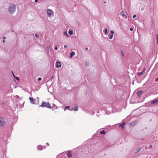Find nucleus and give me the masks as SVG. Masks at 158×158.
I'll list each match as a JSON object with an SVG mask.
<instances>
[{
  "mask_svg": "<svg viewBox=\"0 0 158 158\" xmlns=\"http://www.w3.org/2000/svg\"><path fill=\"white\" fill-rule=\"evenodd\" d=\"M39 106L42 107H45L49 108H52V107L51 106V104L48 102H43L41 105Z\"/></svg>",
  "mask_w": 158,
  "mask_h": 158,
  "instance_id": "obj_1",
  "label": "nucleus"
},
{
  "mask_svg": "<svg viewBox=\"0 0 158 158\" xmlns=\"http://www.w3.org/2000/svg\"><path fill=\"white\" fill-rule=\"evenodd\" d=\"M15 7V5L13 4L10 6L9 8V10L10 13L12 14L14 12Z\"/></svg>",
  "mask_w": 158,
  "mask_h": 158,
  "instance_id": "obj_2",
  "label": "nucleus"
},
{
  "mask_svg": "<svg viewBox=\"0 0 158 158\" xmlns=\"http://www.w3.org/2000/svg\"><path fill=\"white\" fill-rule=\"evenodd\" d=\"M5 124V122L3 118L1 117H0V126H3Z\"/></svg>",
  "mask_w": 158,
  "mask_h": 158,
  "instance_id": "obj_3",
  "label": "nucleus"
},
{
  "mask_svg": "<svg viewBox=\"0 0 158 158\" xmlns=\"http://www.w3.org/2000/svg\"><path fill=\"white\" fill-rule=\"evenodd\" d=\"M47 14L48 16H50L53 15V12L52 10L48 9L47 10Z\"/></svg>",
  "mask_w": 158,
  "mask_h": 158,
  "instance_id": "obj_4",
  "label": "nucleus"
},
{
  "mask_svg": "<svg viewBox=\"0 0 158 158\" xmlns=\"http://www.w3.org/2000/svg\"><path fill=\"white\" fill-rule=\"evenodd\" d=\"M29 100H30V102L32 104H35V101L31 97L29 98Z\"/></svg>",
  "mask_w": 158,
  "mask_h": 158,
  "instance_id": "obj_5",
  "label": "nucleus"
},
{
  "mask_svg": "<svg viewBox=\"0 0 158 158\" xmlns=\"http://www.w3.org/2000/svg\"><path fill=\"white\" fill-rule=\"evenodd\" d=\"M56 67L57 68H59V67H61V63L59 62H56Z\"/></svg>",
  "mask_w": 158,
  "mask_h": 158,
  "instance_id": "obj_6",
  "label": "nucleus"
},
{
  "mask_svg": "<svg viewBox=\"0 0 158 158\" xmlns=\"http://www.w3.org/2000/svg\"><path fill=\"white\" fill-rule=\"evenodd\" d=\"M44 147L41 145H39L37 146V149L40 150H41L43 149Z\"/></svg>",
  "mask_w": 158,
  "mask_h": 158,
  "instance_id": "obj_7",
  "label": "nucleus"
},
{
  "mask_svg": "<svg viewBox=\"0 0 158 158\" xmlns=\"http://www.w3.org/2000/svg\"><path fill=\"white\" fill-rule=\"evenodd\" d=\"M158 102V100L156 99V100H154L153 101H152L151 102V103L152 104H157V103Z\"/></svg>",
  "mask_w": 158,
  "mask_h": 158,
  "instance_id": "obj_8",
  "label": "nucleus"
},
{
  "mask_svg": "<svg viewBox=\"0 0 158 158\" xmlns=\"http://www.w3.org/2000/svg\"><path fill=\"white\" fill-rule=\"evenodd\" d=\"M143 92V91H139L137 92V94L139 97H140L142 93Z\"/></svg>",
  "mask_w": 158,
  "mask_h": 158,
  "instance_id": "obj_9",
  "label": "nucleus"
},
{
  "mask_svg": "<svg viewBox=\"0 0 158 158\" xmlns=\"http://www.w3.org/2000/svg\"><path fill=\"white\" fill-rule=\"evenodd\" d=\"M125 124V123L124 122L122 124L120 125L119 126L121 127L123 129L124 128V126Z\"/></svg>",
  "mask_w": 158,
  "mask_h": 158,
  "instance_id": "obj_10",
  "label": "nucleus"
},
{
  "mask_svg": "<svg viewBox=\"0 0 158 158\" xmlns=\"http://www.w3.org/2000/svg\"><path fill=\"white\" fill-rule=\"evenodd\" d=\"M75 54V53L74 52H72L70 55V57L71 58Z\"/></svg>",
  "mask_w": 158,
  "mask_h": 158,
  "instance_id": "obj_11",
  "label": "nucleus"
},
{
  "mask_svg": "<svg viewBox=\"0 0 158 158\" xmlns=\"http://www.w3.org/2000/svg\"><path fill=\"white\" fill-rule=\"evenodd\" d=\"M12 75H13V77H14L15 78L16 80H19V78L17 77H16L15 75L14 74V73H13V72H12Z\"/></svg>",
  "mask_w": 158,
  "mask_h": 158,
  "instance_id": "obj_12",
  "label": "nucleus"
},
{
  "mask_svg": "<svg viewBox=\"0 0 158 158\" xmlns=\"http://www.w3.org/2000/svg\"><path fill=\"white\" fill-rule=\"evenodd\" d=\"M145 70V69H144L142 72H140V73H138V76H140V75H142L143 74V72Z\"/></svg>",
  "mask_w": 158,
  "mask_h": 158,
  "instance_id": "obj_13",
  "label": "nucleus"
},
{
  "mask_svg": "<svg viewBox=\"0 0 158 158\" xmlns=\"http://www.w3.org/2000/svg\"><path fill=\"white\" fill-rule=\"evenodd\" d=\"M104 32L105 35H107L108 34L107 29V28L105 29Z\"/></svg>",
  "mask_w": 158,
  "mask_h": 158,
  "instance_id": "obj_14",
  "label": "nucleus"
},
{
  "mask_svg": "<svg viewBox=\"0 0 158 158\" xmlns=\"http://www.w3.org/2000/svg\"><path fill=\"white\" fill-rule=\"evenodd\" d=\"M105 133H106V132H105V131L103 130L100 132V134H105Z\"/></svg>",
  "mask_w": 158,
  "mask_h": 158,
  "instance_id": "obj_15",
  "label": "nucleus"
},
{
  "mask_svg": "<svg viewBox=\"0 0 158 158\" xmlns=\"http://www.w3.org/2000/svg\"><path fill=\"white\" fill-rule=\"evenodd\" d=\"M69 34L70 35L73 34V31L72 30L69 31Z\"/></svg>",
  "mask_w": 158,
  "mask_h": 158,
  "instance_id": "obj_16",
  "label": "nucleus"
},
{
  "mask_svg": "<svg viewBox=\"0 0 158 158\" xmlns=\"http://www.w3.org/2000/svg\"><path fill=\"white\" fill-rule=\"evenodd\" d=\"M78 110V107H77V106L76 107H75L74 108V110H75V111H77Z\"/></svg>",
  "mask_w": 158,
  "mask_h": 158,
  "instance_id": "obj_17",
  "label": "nucleus"
},
{
  "mask_svg": "<svg viewBox=\"0 0 158 158\" xmlns=\"http://www.w3.org/2000/svg\"><path fill=\"white\" fill-rule=\"evenodd\" d=\"M67 155L68 156V157H70L72 156V154L71 153H68L67 154Z\"/></svg>",
  "mask_w": 158,
  "mask_h": 158,
  "instance_id": "obj_18",
  "label": "nucleus"
},
{
  "mask_svg": "<svg viewBox=\"0 0 158 158\" xmlns=\"http://www.w3.org/2000/svg\"><path fill=\"white\" fill-rule=\"evenodd\" d=\"M113 35H111L110 37H109V38L110 39H111L112 38H113Z\"/></svg>",
  "mask_w": 158,
  "mask_h": 158,
  "instance_id": "obj_19",
  "label": "nucleus"
},
{
  "mask_svg": "<svg viewBox=\"0 0 158 158\" xmlns=\"http://www.w3.org/2000/svg\"><path fill=\"white\" fill-rule=\"evenodd\" d=\"M70 108L69 106H66L65 107V108L64 109V110H65L67 109H68Z\"/></svg>",
  "mask_w": 158,
  "mask_h": 158,
  "instance_id": "obj_20",
  "label": "nucleus"
},
{
  "mask_svg": "<svg viewBox=\"0 0 158 158\" xmlns=\"http://www.w3.org/2000/svg\"><path fill=\"white\" fill-rule=\"evenodd\" d=\"M156 39L157 40V44H158V34L156 35Z\"/></svg>",
  "mask_w": 158,
  "mask_h": 158,
  "instance_id": "obj_21",
  "label": "nucleus"
},
{
  "mask_svg": "<svg viewBox=\"0 0 158 158\" xmlns=\"http://www.w3.org/2000/svg\"><path fill=\"white\" fill-rule=\"evenodd\" d=\"M121 15L123 16H125V18H127V16L125 14H122Z\"/></svg>",
  "mask_w": 158,
  "mask_h": 158,
  "instance_id": "obj_22",
  "label": "nucleus"
},
{
  "mask_svg": "<svg viewBox=\"0 0 158 158\" xmlns=\"http://www.w3.org/2000/svg\"><path fill=\"white\" fill-rule=\"evenodd\" d=\"M136 17V15H134L133 16V18H135V17Z\"/></svg>",
  "mask_w": 158,
  "mask_h": 158,
  "instance_id": "obj_23",
  "label": "nucleus"
},
{
  "mask_svg": "<svg viewBox=\"0 0 158 158\" xmlns=\"http://www.w3.org/2000/svg\"><path fill=\"white\" fill-rule=\"evenodd\" d=\"M110 32L111 33L112 35H113L114 33V32L113 31H111Z\"/></svg>",
  "mask_w": 158,
  "mask_h": 158,
  "instance_id": "obj_24",
  "label": "nucleus"
},
{
  "mask_svg": "<svg viewBox=\"0 0 158 158\" xmlns=\"http://www.w3.org/2000/svg\"><path fill=\"white\" fill-rule=\"evenodd\" d=\"M38 80H39V81H40L41 80V77H39L38 78Z\"/></svg>",
  "mask_w": 158,
  "mask_h": 158,
  "instance_id": "obj_25",
  "label": "nucleus"
},
{
  "mask_svg": "<svg viewBox=\"0 0 158 158\" xmlns=\"http://www.w3.org/2000/svg\"><path fill=\"white\" fill-rule=\"evenodd\" d=\"M35 36L36 38H38L39 37L37 34H35Z\"/></svg>",
  "mask_w": 158,
  "mask_h": 158,
  "instance_id": "obj_26",
  "label": "nucleus"
},
{
  "mask_svg": "<svg viewBox=\"0 0 158 158\" xmlns=\"http://www.w3.org/2000/svg\"><path fill=\"white\" fill-rule=\"evenodd\" d=\"M130 29L131 31H132L133 30V29L132 28H130Z\"/></svg>",
  "mask_w": 158,
  "mask_h": 158,
  "instance_id": "obj_27",
  "label": "nucleus"
},
{
  "mask_svg": "<svg viewBox=\"0 0 158 158\" xmlns=\"http://www.w3.org/2000/svg\"><path fill=\"white\" fill-rule=\"evenodd\" d=\"M54 49H55L56 50H57V47H56L54 48Z\"/></svg>",
  "mask_w": 158,
  "mask_h": 158,
  "instance_id": "obj_28",
  "label": "nucleus"
},
{
  "mask_svg": "<svg viewBox=\"0 0 158 158\" xmlns=\"http://www.w3.org/2000/svg\"><path fill=\"white\" fill-rule=\"evenodd\" d=\"M64 34L65 35H67V33L66 32H65L64 33Z\"/></svg>",
  "mask_w": 158,
  "mask_h": 158,
  "instance_id": "obj_29",
  "label": "nucleus"
},
{
  "mask_svg": "<svg viewBox=\"0 0 158 158\" xmlns=\"http://www.w3.org/2000/svg\"><path fill=\"white\" fill-rule=\"evenodd\" d=\"M122 53L123 56H124L123 52V51H122Z\"/></svg>",
  "mask_w": 158,
  "mask_h": 158,
  "instance_id": "obj_30",
  "label": "nucleus"
},
{
  "mask_svg": "<svg viewBox=\"0 0 158 158\" xmlns=\"http://www.w3.org/2000/svg\"><path fill=\"white\" fill-rule=\"evenodd\" d=\"M64 48H66L67 47V46L66 45H64Z\"/></svg>",
  "mask_w": 158,
  "mask_h": 158,
  "instance_id": "obj_31",
  "label": "nucleus"
},
{
  "mask_svg": "<svg viewBox=\"0 0 158 158\" xmlns=\"http://www.w3.org/2000/svg\"><path fill=\"white\" fill-rule=\"evenodd\" d=\"M123 11L122 12H121L120 13V14L121 15H122V14H123Z\"/></svg>",
  "mask_w": 158,
  "mask_h": 158,
  "instance_id": "obj_32",
  "label": "nucleus"
},
{
  "mask_svg": "<svg viewBox=\"0 0 158 158\" xmlns=\"http://www.w3.org/2000/svg\"><path fill=\"white\" fill-rule=\"evenodd\" d=\"M150 147L151 148H152V145H150Z\"/></svg>",
  "mask_w": 158,
  "mask_h": 158,
  "instance_id": "obj_33",
  "label": "nucleus"
},
{
  "mask_svg": "<svg viewBox=\"0 0 158 158\" xmlns=\"http://www.w3.org/2000/svg\"><path fill=\"white\" fill-rule=\"evenodd\" d=\"M2 42H3V43H5V41L4 40H3L2 41Z\"/></svg>",
  "mask_w": 158,
  "mask_h": 158,
  "instance_id": "obj_34",
  "label": "nucleus"
},
{
  "mask_svg": "<svg viewBox=\"0 0 158 158\" xmlns=\"http://www.w3.org/2000/svg\"><path fill=\"white\" fill-rule=\"evenodd\" d=\"M3 39H6V37H3Z\"/></svg>",
  "mask_w": 158,
  "mask_h": 158,
  "instance_id": "obj_35",
  "label": "nucleus"
},
{
  "mask_svg": "<svg viewBox=\"0 0 158 158\" xmlns=\"http://www.w3.org/2000/svg\"><path fill=\"white\" fill-rule=\"evenodd\" d=\"M88 48H85V49H86V50H88Z\"/></svg>",
  "mask_w": 158,
  "mask_h": 158,
  "instance_id": "obj_36",
  "label": "nucleus"
},
{
  "mask_svg": "<svg viewBox=\"0 0 158 158\" xmlns=\"http://www.w3.org/2000/svg\"><path fill=\"white\" fill-rule=\"evenodd\" d=\"M37 0H35V2H37Z\"/></svg>",
  "mask_w": 158,
  "mask_h": 158,
  "instance_id": "obj_37",
  "label": "nucleus"
},
{
  "mask_svg": "<svg viewBox=\"0 0 158 158\" xmlns=\"http://www.w3.org/2000/svg\"><path fill=\"white\" fill-rule=\"evenodd\" d=\"M47 144L48 145V143H47Z\"/></svg>",
  "mask_w": 158,
  "mask_h": 158,
  "instance_id": "obj_38",
  "label": "nucleus"
},
{
  "mask_svg": "<svg viewBox=\"0 0 158 158\" xmlns=\"http://www.w3.org/2000/svg\"><path fill=\"white\" fill-rule=\"evenodd\" d=\"M141 9H142V10H143V8H142Z\"/></svg>",
  "mask_w": 158,
  "mask_h": 158,
  "instance_id": "obj_39",
  "label": "nucleus"
}]
</instances>
